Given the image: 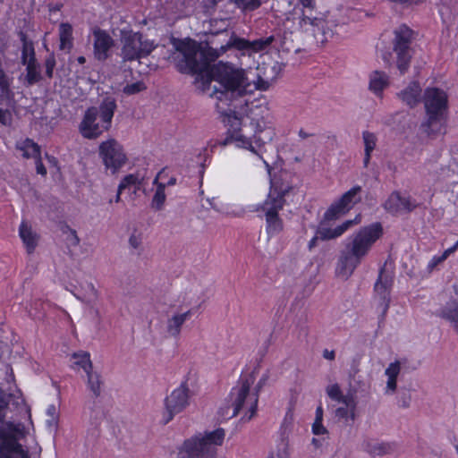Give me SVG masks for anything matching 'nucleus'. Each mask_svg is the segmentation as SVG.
Masks as SVG:
<instances>
[{"mask_svg": "<svg viewBox=\"0 0 458 458\" xmlns=\"http://www.w3.org/2000/svg\"><path fill=\"white\" fill-rule=\"evenodd\" d=\"M213 44L214 41L209 40L205 47H201L192 39L178 40L174 44L176 50L174 58L178 60L180 72L201 76V90L217 100L216 106L223 116L229 121L231 118L237 120L236 112L225 106H230L233 100L255 89L266 90L269 84L263 80L250 83L243 70L227 64L219 63L208 69L210 63L229 48L250 50V41L233 34L219 48L213 47Z\"/></svg>", "mask_w": 458, "mask_h": 458, "instance_id": "obj_1", "label": "nucleus"}, {"mask_svg": "<svg viewBox=\"0 0 458 458\" xmlns=\"http://www.w3.org/2000/svg\"><path fill=\"white\" fill-rule=\"evenodd\" d=\"M383 234V225L379 222L362 226L352 234L340 250L335 269L337 276L348 279Z\"/></svg>", "mask_w": 458, "mask_h": 458, "instance_id": "obj_2", "label": "nucleus"}, {"mask_svg": "<svg viewBox=\"0 0 458 458\" xmlns=\"http://www.w3.org/2000/svg\"><path fill=\"white\" fill-rule=\"evenodd\" d=\"M117 108L114 98L106 97L98 107H89L79 125V131L85 139L98 138L104 131H108L112 125V119Z\"/></svg>", "mask_w": 458, "mask_h": 458, "instance_id": "obj_3", "label": "nucleus"}, {"mask_svg": "<svg viewBox=\"0 0 458 458\" xmlns=\"http://www.w3.org/2000/svg\"><path fill=\"white\" fill-rule=\"evenodd\" d=\"M255 381L252 374L242 376L237 385L232 388L228 396L227 405L221 408V415L226 419L237 416L244 404H250L249 411L250 414L246 420H250L255 415L258 407V394H250V386Z\"/></svg>", "mask_w": 458, "mask_h": 458, "instance_id": "obj_4", "label": "nucleus"}, {"mask_svg": "<svg viewBox=\"0 0 458 458\" xmlns=\"http://www.w3.org/2000/svg\"><path fill=\"white\" fill-rule=\"evenodd\" d=\"M350 202H335L324 213L318 226L321 241H330L342 236L347 230L361 223V215L358 214L353 219H348L335 227L334 223L345 216L351 209Z\"/></svg>", "mask_w": 458, "mask_h": 458, "instance_id": "obj_5", "label": "nucleus"}, {"mask_svg": "<svg viewBox=\"0 0 458 458\" xmlns=\"http://www.w3.org/2000/svg\"><path fill=\"white\" fill-rule=\"evenodd\" d=\"M225 436V430L218 428L203 437L187 439L178 452V458H217L216 447L223 444Z\"/></svg>", "mask_w": 458, "mask_h": 458, "instance_id": "obj_6", "label": "nucleus"}, {"mask_svg": "<svg viewBox=\"0 0 458 458\" xmlns=\"http://www.w3.org/2000/svg\"><path fill=\"white\" fill-rule=\"evenodd\" d=\"M121 54L123 62L140 61L148 56L157 47L154 40H150L140 32L132 30H121Z\"/></svg>", "mask_w": 458, "mask_h": 458, "instance_id": "obj_7", "label": "nucleus"}, {"mask_svg": "<svg viewBox=\"0 0 458 458\" xmlns=\"http://www.w3.org/2000/svg\"><path fill=\"white\" fill-rule=\"evenodd\" d=\"M393 51L396 55V66L401 74L405 73L412 56L411 47L413 31L406 25H401L394 31Z\"/></svg>", "mask_w": 458, "mask_h": 458, "instance_id": "obj_8", "label": "nucleus"}, {"mask_svg": "<svg viewBox=\"0 0 458 458\" xmlns=\"http://www.w3.org/2000/svg\"><path fill=\"white\" fill-rule=\"evenodd\" d=\"M423 102L428 114L426 124L430 128L436 123L441 122L447 108L448 98L443 89L428 88L424 92Z\"/></svg>", "mask_w": 458, "mask_h": 458, "instance_id": "obj_9", "label": "nucleus"}, {"mask_svg": "<svg viewBox=\"0 0 458 458\" xmlns=\"http://www.w3.org/2000/svg\"><path fill=\"white\" fill-rule=\"evenodd\" d=\"M193 394V392L189 387L188 380H184L165 397V424L172 420L174 415L183 411L190 405L191 398Z\"/></svg>", "mask_w": 458, "mask_h": 458, "instance_id": "obj_10", "label": "nucleus"}, {"mask_svg": "<svg viewBox=\"0 0 458 458\" xmlns=\"http://www.w3.org/2000/svg\"><path fill=\"white\" fill-rule=\"evenodd\" d=\"M284 208V202H262L250 211L259 213V216L265 217L266 232L269 237L279 234L284 230V221L279 212Z\"/></svg>", "mask_w": 458, "mask_h": 458, "instance_id": "obj_11", "label": "nucleus"}, {"mask_svg": "<svg viewBox=\"0 0 458 458\" xmlns=\"http://www.w3.org/2000/svg\"><path fill=\"white\" fill-rule=\"evenodd\" d=\"M99 156L106 169L116 173L127 161L122 145L114 139L103 141L98 148Z\"/></svg>", "mask_w": 458, "mask_h": 458, "instance_id": "obj_12", "label": "nucleus"}, {"mask_svg": "<svg viewBox=\"0 0 458 458\" xmlns=\"http://www.w3.org/2000/svg\"><path fill=\"white\" fill-rule=\"evenodd\" d=\"M143 180L144 177L140 173L123 177L117 188L116 200H121L122 198L130 200L141 198L145 194Z\"/></svg>", "mask_w": 458, "mask_h": 458, "instance_id": "obj_13", "label": "nucleus"}, {"mask_svg": "<svg viewBox=\"0 0 458 458\" xmlns=\"http://www.w3.org/2000/svg\"><path fill=\"white\" fill-rule=\"evenodd\" d=\"M392 285L393 276L386 272L385 267H382L374 285L375 297L378 300L377 310L382 318L386 316L389 309Z\"/></svg>", "mask_w": 458, "mask_h": 458, "instance_id": "obj_14", "label": "nucleus"}, {"mask_svg": "<svg viewBox=\"0 0 458 458\" xmlns=\"http://www.w3.org/2000/svg\"><path fill=\"white\" fill-rule=\"evenodd\" d=\"M299 24L304 31L312 33L317 44L323 45L333 36L332 30L327 28V22L322 18L303 14Z\"/></svg>", "mask_w": 458, "mask_h": 458, "instance_id": "obj_15", "label": "nucleus"}, {"mask_svg": "<svg viewBox=\"0 0 458 458\" xmlns=\"http://www.w3.org/2000/svg\"><path fill=\"white\" fill-rule=\"evenodd\" d=\"M295 176L288 171H281L271 179L270 197L271 200H278L284 197H290L295 191L293 180Z\"/></svg>", "mask_w": 458, "mask_h": 458, "instance_id": "obj_16", "label": "nucleus"}, {"mask_svg": "<svg viewBox=\"0 0 458 458\" xmlns=\"http://www.w3.org/2000/svg\"><path fill=\"white\" fill-rule=\"evenodd\" d=\"M258 128L259 129L253 135V140L258 145V148L253 146L252 140L242 135L236 137L235 141L237 142V146L249 149L262 157L261 148L266 143L270 142L273 140L275 132L270 127L261 129L260 125L258 124Z\"/></svg>", "mask_w": 458, "mask_h": 458, "instance_id": "obj_17", "label": "nucleus"}, {"mask_svg": "<svg viewBox=\"0 0 458 458\" xmlns=\"http://www.w3.org/2000/svg\"><path fill=\"white\" fill-rule=\"evenodd\" d=\"M0 458H29L28 452L24 451L16 437L0 428Z\"/></svg>", "mask_w": 458, "mask_h": 458, "instance_id": "obj_18", "label": "nucleus"}, {"mask_svg": "<svg viewBox=\"0 0 458 458\" xmlns=\"http://www.w3.org/2000/svg\"><path fill=\"white\" fill-rule=\"evenodd\" d=\"M94 55L98 61H105L110 55V50L114 46V40L109 33L99 28L94 30Z\"/></svg>", "mask_w": 458, "mask_h": 458, "instance_id": "obj_19", "label": "nucleus"}, {"mask_svg": "<svg viewBox=\"0 0 458 458\" xmlns=\"http://www.w3.org/2000/svg\"><path fill=\"white\" fill-rule=\"evenodd\" d=\"M19 235L24 243L27 252L32 253L38 242V233L33 231L31 225L25 220L21 222L19 227Z\"/></svg>", "mask_w": 458, "mask_h": 458, "instance_id": "obj_20", "label": "nucleus"}, {"mask_svg": "<svg viewBox=\"0 0 458 458\" xmlns=\"http://www.w3.org/2000/svg\"><path fill=\"white\" fill-rule=\"evenodd\" d=\"M438 317L448 321L458 334V301H450L437 313Z\"/></svg>", "mask_w": 458, "mask_h": 458, "instance_id": "obj_21", "label": "nucleus"}, {"mask_svg": "<svg viewBox=\"0 0 458 458\" xmlns=\"http://www.w3.org/2000/svg\"><path fill=\"white\" fill-rule=\"evenodd\" d=\"M389 85V76L381 71H374L369 75V89L377 96H380Z\"/></svg>", "mask_w": 458, "mask_h": 458, "instance_id": "obj_22", "label": "nucleus"}, {"mask_svg": "<svg viewBox=\"0 0 458 458\" xmlns=\"http://www.w3.org/2000/svg\"><path fill=\"white\" fill-rule=\"evenodd\" d=\"M401 371V363L399 360L391 362L385 370V375L387 377L386 386L385 394H392L397 388V377Z\"/></svg>", "mask_w": 458, "mask_h": 458, "instance_id": "obj_23", "label": "nucleus"}, {"mask_svg": "<svg viewBox=\"0 0 458 458\" xmlns=\"http://www.w3.org/2000/svg\"><path fill=\"white\" fill-rule=\"evenodd\" d=\"M420 84L418 82H411L398 96L406 105L413 107L420 101Z\"/></svg>", "mask_w": 458, "mask_h": 458, "instance_id": "obj_24", "label": "nucleus"}, {"mask_svg": "<svg viewBox=\"0 0 458 458\" xmlns=\"http://www.w3.org/2000/svg\"><path fill=\"white\" fill-rule=\"evenodd\" d=\"M18 36L21 42V63L27 64L30 61L36 60V53L33 41L29 39L27 34L21 30L18 32Z\"/></svg>", "mask_w": 458, "mask_h": 458, "instance_id": "obj_25", "label": "nucleus"}, {"mask_svg": "<svg viewBox=\"0 0 458 458\" xmlns=\"http://www.w3.org/2000/svg\"><path fill=\"white\" fill-rule=\"evenodd\" d=\"M16 148L22 152L25 158H37L41 155L40 146L31 139H25L16 143Z\"/></svg>", "mask_w": 458, "mask_h": 458, "instance_id": "obj_26", "label": "nucleus"}, {"mask_svg": "<svg viewBox=\"0 0 458 458\" xmlns=\"http://www.w3.org/2000/svg\"><path fill=\"white\" fill-rule=\"evenodd\" d=\"M202 208L206 209L214 208L217 212L233 216H241L243 215L245 210L243 208H235L233 205L229 202H207V206L201 205Z\"/></svg>", "mask_w": 458, "mask_h": 458, "instance_id": "obj_27", "label": "nucleus"}, {"mask_svg": "<svg viewBox=\"0 0 458 458\" xmlns=\"http://www.w3.org/2000/svg\"><path fill=\"white\" fill-rule=\"evenodd\" d=\"M191 311L188 310L182 314H175L167 320V332L171 336H178L183 323L191 317Z\"/></svg>", "mask_w": 458, "mask_h": 458, "instance_id": "obj_28", "label": "nucleus"}, {"mask_svg": "<svg viewBox=\"0 0 458 458\" xmlns=\"http://www.w3.org/2000/svg\"><path fill=\"white\" fill-rule=\"evenodd\" d=\"M383 207L393 216H403L411 212L417 206L413 202H384Z\"/></svg>", "mask_w": 458, "mask_h": 458, "instance_id": "obj_29", "label": "nucleus"}, {"mask_svg": "<svg viewBox=\"0 0 458 458\" xmlns=\"http://www.w3.org/2000/svg\"><path fill=\"white\" fill-rule=\"evenodd\" d=\"M365 450L372 455L382 456L392 453L394 446L389 443L368 441L365 445Z\"/></svg>", "mask_w": 458, "mask_h": 458, "instance_id": "obj_30", "label": "nucleus"}, {"mask_svg": "<svg viewBox=\"0 0 458 458\" xmlns=\"http://www.w3.org/2000/svg\"><path fill=\"white\" fill-rule=\"evenodd\" d=\"M86 374L88 377L87 386L89 389L92 392L95 397L100 396L104 384L101 375L93 369L88 371Z\"/></svg>", "mask_w": 458, "mask_h": 458, "instance_id": "obj_31", "label": "nucleus"}, {"mask_svg": "<svg viewBox=\"0 0 458 458\" xmlns=\"http://www.w3.org/2000/svg\"><path fill=\"white\" fill-rule=\"evenodd\" d=\"M22 64L26 66L25 80L27 84L29 86H32L38 83L42 77L39 72V64L37 62V59Z\"/></svg>", "mask_w": 458, "mask_h": 458, "instance_id": "obj_32", "label": "nucleus"}, {"mask_svg": "<svg viewBox=\"0 0 458 458\" xmlns=\"http://www.w3.org/2000/svg\"><path fill=\"white\" fill-rule=\"evenodd\" d=\"M60 49H71L72 47V28L69 23L59 26Z\"/></svg>", "mask_w": 458, "mask_h": 458, "instance_id": "obj_33", "label": "nucleus"}, {"mask_svg": "<svg viewBox=\"0 0 458 458\" xmlns=\"http://www.w3.org/2000/svg\"><path fill=\"white\" fill-rule=\"evenodd\" d=\"M72 358L75 360L74 364L82 368L86 373L92 369V362L90 360L89 352H81L78 353H73Z\"/></svg>", "mask_w": 458, "mask_h": 458, "instance_id": "obj_34", "label": "nucleus"}, {"mask_svg": "<svg viewBox=\"0 0 458 458\" xmlns=\"http://www.w3.org/2000/svg\"><path fill=\"white\" fill-rule=\"evenodd\" d=\"M237 8L242 12H252L261 5L260 0H230Z\"/></svg>", "mask_w": 458, "mask_h": 458, "instance_id": "obj_35", "label": "nucleus"}, {"mask_svg": "<svg viewBox=\"0 0 458 458\" xmlns=\"http://www.w3.org/2000/svg\"><path fill=\"white\" fill-rule=\"evenodd\" d=\"M176 184V178L175 177H169L167 181L161 182L160 184H157V189H156V191L153 195L152 200H165V190L166 186H173Z\"/></svg>", "mask_w": 458, "mask_h": 458, "instance_id": "obj_36", "label": "nucleus"}, {"mask_svg": "<svg viewBox=\"0 0 458 458\" xmlns=\"http://www.w3.org/2000/svg\"><path fill=\"white\" fill-rule=\"evenodd\" d=\"M458 249V241L450 248L446 249L441 256H435L428 263V269H434L438 264L445 261L452 253Z\"/></svg>", "mask_w": 458, "mask_h": 458, "instance_id": "obj_37", "label": "nucleus"}, {"mask_svg": "<svg viewBox=\"0 0 458 458\" xmlns=\"http://www.w3.org/2000/svg\"><path fill=\"white\" fill-rule=\"evenodd\" d=\"M275 40L274 36L250 41V51L259 52L267 48Z\"/></svg>", "mask_w": 458, "mask_h": 458, "instance_id": "obj_38", "label": "nucleus"}, {"mask_svg": "<svg viewBox=\"0 0 458 458\" xmlns=\"http://www.w3.org/2000/svg\"><path fill=\"white\" fill-rule=\"evenodd\" d=\"M362 139L364 143V151L372 152L377 146V136L369 131L362 132Z\"/></svg>", "mask_w": 458, "mask_h": 458, "instance_id": "obj_39", "label": "nucleus"}, {"mask_svg": "<svg viewBox=\"0 0 458 458\" xmlns=\"http://www.w3.org/2000/svg\"><path fill=\"white\" fill-rule=\"evenodd\" d=\"M55 64V55L52 53L45 60L46 75L48 79L53 78Z\"/></svg>", "mask_w": 458, "mask_h": 458, "instance_id": "obj_40", "label": "nucleus"}, {"mask_svg": "<svg viewBox=\"0 0 458 458\" xmlns=\"http://www.w3.org/2000/svg\"><path fill=\"white\" fill-rule=\"evenodd\" d=\"M146 89L145 84L142 81H137L131 84H128L123 88V92L127 95H133L139 93Z\"/></svg>", "mask_w": 458, "mask_h": 458, "instance_id": "obj_41", "label": "nucleus"}, {"mask_svg": "<svg viewBox=\"0 0 458 458\" xmlns=\"http://www.w3.org/2000/svg\"><path fill=\"white\" fill-rule=\"evenodd\" d=\"M411 401V395L409 390H403L398 396V405L402 408H409Z\"/></svg>", "mask_w": 458, "mask_h": 458, "instance_id": "obj_42", "label": "nucleus"}, {"mask_svg": "<svg viewBox=\"0 0 458 458\" xmlns=\"http://www.w3.org/2000/svg\"><path fill=\"white\" fill-rule=\"evenodd\" d=\"M327 394L332 400L338 401L342 399L343 394L338 384L328 386L327 387Z\"/></svg>", "mask_w": 458, "mask_h": 458, "instance_id": "obj_43", "label": "nucleus"}, {"mask_svg": "<svg viewBox=\"0 0 458 458\" xmlns=\"http://www.w3.org/2000/svg\"><path fill=\"white\" fill-rule=\"evenodd\" d=\"M142 243V234L139 233L136 229L133 230L130 238H129V245L132 249H138L140 247Z\"/></svg>", "mask_w": 458, "mask_h": 458, "instance_id": "obj_44", "label": "nucleus"}, {"mask_svg": "<svg viewBox=\"0 0 458 458\" xmlns=\"http://www.w3.org/2000/svg\"><path fill=\"white\" fill-rule=\"evenodd\" d=\"M337 402L343 403L344 404H345V407H347V408L351 407L350 418H351V420L353 421L355 419V415H354L355 403L353 401V398L352 396L342 394V399L338 400Z\"/></svg>", "mask_w": 458, "mask_h": 458, "instance_id": "obj_45", "label": "nucleus"}, {"mask_svg": "<svg viewBox=\"0 0 458 458\" xmlns=\"http://www.w3.org/2000/svg\"><path fill=\"white\" fill-rule=\"evenodd\" d=\"M361 191L360 186H354L351 190L344 192L339 200H352Z\"/></svg>", "mask_w": 458, "mask_h": 458, "instance_id": "obj_46", "label": "nucleus"}, {"mask_svg": "<svg viewBox=\"0 0 458 458\" xmlns=\"http://www.w3.org/2000/svg\"><path fill=\"white\" fill-rule=\"evenodd\" d=\"M13 121L12 114L8 109L0 108V123L4 126L11 125Z\"/></svg>", "mask_w": 458, "mask_h": 458, "instance_id": "obj_47", "label": "nucleus"}, {"mask_svg": "<svg viewBox=\"0 0 458 458\" xmlns=\"http://www.w3.org/2000/svg\"><path fill=\"white\" fill-rule=\"evenodd\" d=\"M47 413L48 416L51 417V420H47V424L49 426L55 425L57 422V417H58V412H57L56 407L54 404L49 405L47 410Z\"/></svg>", "mask_w": 458, "mask_h": 458, "instance_id": "obj_48", "label": "nucleus"}, {"mask_svg": "<svg viewBox=\"0 0 458 458\" xmlns=\"http://www.w3.org/2000/svg\"><path fill=\"white\" fill-rule=\"evenodd\" d=\"M0 89L3 94H7L9 92V81L8 79L3 71L0 68Z\"/></svg>", "mask_w": 458, "mask_h": 458, "instance_id": "obj_49", "label": "nucleus"}, {"mask_svg": "<svg viewBox=\"0 0 458 458\" xmlns=\"http://www.w3.org/2000/svg\"><path fill=\"white\" fill-rule=\"evenodd\" d=\"M312 433L317 436L327 434V429L323 426L322 422L314 421L312 424Z\"/></svg>", "mask_w": 458, "mask_h": 458, "instance_id": "obj_50", "label": "nucleus"}, {"mask_svg": "<svg viewBox=\"0 0 458 458\" xmlns=\"http://www.w3.org/2000/svg\"><path fill=\"white\" fill-rule=\"evenodd\" d=\"M168 178V174L165 171V169H162L155 177L153 181V185H155L156 189H157V184H160L161 182L167 181Z\"/></svg>", "mask_w": 458, "mask_h": 458, "instance_id": "obj_51", "label": "nucleus"}, {"mask_svg": "<svg viewBox=\"0 0 458 458\" xmlns=\"http://www.w3.org/2000/svg\"><path fill=\"white\" fill-rule=\"evenodd\" d=\"M358 369H356L354 372L351 375L352 380L353 381V385L351 384L352 387H353L354 391L358 389H362L365 386V384L361 382V380L356 378V374Z\"/></svg>", "mask_w": 458, "mask_h": 458, "instance_id": "obj_52", "label": "nucleus"}, {"mask_svg": "<svg viewBox=\"0 0 458 458\" xmlns=\"http://www.w3.org/2000/svg\"><path fill=\"white\" fill-rule=\"evenodd\" d=\"M35 164H36L37 173L41 175H46L47 169H46L44 164L42 163L41 155L39 156V157L35 158Z\"/></svg>", "mask_w": 458, "mask_h": 458, "instance_id": "obj_53", "label": "nucleus"}, {"mask_svg": "<svg viewBox=\"0 0 458 458\" xmlns=\"http://www.w3.org/2000/svg\"><path fill=\"white\" fill-rule=\"evenodd\" d=\"M67 241L72 246L79 245L80 238L75 230H71L70 235L67 237Z\"/></svg>", "mask_w": 458, "mask_h": 458, "instance_id": "obj_54", "label": "nucleus"}, {"mask_svg": "<svg viewBox=\"0 0 458 458\" xmlns=\"http://www.w3.org/2000/svg\"><path fill=\"white\" fill-rule=\"evenodd\" d=\"M102 418V411L99 409L92 410V414L90 416V419L92 420L93 425H98L99 420Z\"/></svg>", "mask_w": 458, "mask_h": 458, "instance_id": "obj_55", "label": "nucleus"}, {"mask_svg": "<svg viewBox=\"0 0 458 458\" xmlns=\"http://www.w3.org/2000/svg\"><path fill=\"white\" fill-rule=\"evenodd\" d=\"M349 411L347 407H339L335 410V416L339 419H347Z\"/></svg>", "mask_w": 458, "mask_h": 458, "instance_id": "obj_56", "label": "nucleus"}, {"mask_svg": "<svg viewBox=\"0 0 458 458\" xmlns=\"http://www.w3.org/2000/svg\"><path fill=\"white\" fill-rule=\"evenodd\" d=\"M8 403L4 401L3 398L0 399V421H4V411L7 409Z\"/></svg>", "mask_w": 458, "mask_h": 458, "instance_id": "obj_57", "label": "nucleus"}, {"mask_svg": "<svg viewBox=\"0 0 458 458\" xmlns=\"http://www.w3.org/2000/svg\"><path fill=\"white\" fill-rule=\"evenodd\" d=\"M314 421H318V422H322L323 421V408L321 405H318L316 409V413H315V420Z\"/></svg>", "mask_w": 458, "mask_h": 458, "instance_id": "obj_58", "label": "nucleus"}, {"mask_svg": "<svg viewBox=\"0 0 458 458\" xmlns=\"http://www.w3.org/2000/svg\"><path fill=\"white\" fill-rule=\"evenodd\" d=\"M323 358L326 360H333L335 358V351H329L327 349H325L323 351Z\"/></svg>", "mask_w": 458, "mask_h": 458, "instance_id": "obj_59", "label": "nucleus"}, {"mask_svg": "<svg viewBox=\"0 0 458 458\" xmlns=\"http://www.w3.org/2000/svg\"><path fill=\"white\" fill-rule=\"evenodd\" d=\"M298 136L300 137V139L301 140H306L310 137H314L315 134L314 133H310V132H308L306 131L304 129H300L299 131H298Z\"/></svg>", "mask_w": 458, "mask_h": 458, "instance_id": "obj_60", "label": "nucleus"}, {"mask_svg": "<svg viewBox=\"0 0 458 458\" xmlns=\"http://www.w3.org/2000/svg\"><path fill=\"white\" fill-rule=\"evenodd\" d=\"M318 240H321V237H320V235H319V233H318V230H317L316 231V235L309 242V249L310 250L313 249L316 246Z\"/></svg>", "mask_w": 458, "mask_h": 458, "instance_id": "obj_61", "label": "nucleus"}, {"mask_svg": "<svg viewBox=\"0 0 458 458\" xmlns=\"http://www.w3.org/2000/svg\"><path fill=\"white\" fill-rule=\"evenodd\" d=\"M301 4L306 8H314L315 0H300Z\"/></svg>", "mask_w": 458, "mask_h": 458, "instance_id": "obj_62", "label": "nucleus"}, {"mask_svg": "<svg viewBox=\"0 0 458 458\" xmlns=\"http://www.w3.org/2000/svg\"><path fill=\"white\" fill-rule=\"evenodd\" d=\"M165 202H152L151 208L155 211L162 210Z\"/></svg>", "mask_w": 458, "mask_h": 458, "instance_id": "obj_63", "label": "nucleus"}, {"mask_svg": "<svg viewBox=\"0 0 458 458\" xmlns=\"http://www.w3.org/2000/svg\"><path fill=\"white\" fill-rule=\"evenodd\" d=\"M364 152H365V154H364V158H363V164H364V166L367 167L370 161L372 152H368V151H364Z\"/></svg>", "mask_w": 458, "mask_h": 458, "instance_id": "obj_64", "label": "nucleus"}]
</instances>
